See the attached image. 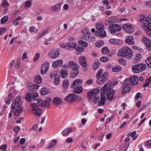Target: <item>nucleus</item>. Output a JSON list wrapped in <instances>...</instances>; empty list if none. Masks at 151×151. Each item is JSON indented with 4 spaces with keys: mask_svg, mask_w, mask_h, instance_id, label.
I'll list each match as a JSON object with an SVG mask.
<instances>
[{
    "mask_svg": "<svg viewBox=\"0 0 151 151\" xmlns=\"http://www.w3.org/2000/svg\"><path fill=\"white\" fill-rule=\"evenodd\" d=\"M59 51L58 50H55L50 55V58H56L59 56Z\"/></svg>",
    "mask_w": 151,
    "mask_h": 151,
    "instance_id": "obj_34",
    "label": "nucleus"
},
{
    "mask_svg": "<svg viewBox=\"0 0 151 151\" xmlns=\"http://www.w3.org/2000/svg\"><path fill=\"white\" fill-rule=\"evenodd\" d=\"M146 66L145 64L141 63L133 65L132 67V69L133 73H137L143 71L146 69Z\"/></svg>",
    "mask_w": 151,
    "mask_h": 151,
    "instance_id": "obj_6",
    "label": "nucleus"
},
{
    "mask_svg": "<svg viewBox=\"0 0 151 151\" xmlns=\"http://www.w3.org/2000/svg\"><path fill=\"white\" fill-rule=\"evenodd\" d=\"M104 42L103 41H98L96 43V46L97 47H101L104 45Z\"/></svg>",
    "mask_w": 151,
    "mask_h": 151,
    "instance_id": "obj_49",
    "label": "nucleus"
},
{
    "mask_svg": "<svg viewBox=\"0 0 151 151\" xmlns=\"http://www.w3.org/2000/svg\"><path fill=\"white\" fill-rule=\"evenodd\" d=\"M38 96V93L36 92L32 93H31L29 92L27 94L25 98L28 101H31L32 99H33L34 101H35V98L37 97Z\"/></svg>",
    "mask_w": 151,
    "mask_h": 151,
    "instance_id": "obj_12",
    "label": "nucleus"
},
{
    "mask_svg": "<svg viewBox=\"0 0 151 151\" xmlns=\"http://www.w3.org/2000/svg\"><path fill=\"white\" fill-rule=\"evenodd\" d=\"M141 55L140 54H137L135 59L136 60H137V62L141 60Z\"/></svg>",
    "mask_w": 151,
    "mask_h": 151,
    "instance_id": "obj_50",
    "label": "nucleus"
},
{
    "mask_svg": "<svg viewBox=\"0 0 151 151\" xmlns=\"http://www.w3.org/2000/svg\"><path fill=\"white\" fill-rule=\"evenodd\" d=\"M136 133H129L128 134V136H130L133 138V139L135 140L138 137V135L136 134Z\"/></svg>",
    "mask_w": 151,
    "mask_h": 151,
    "instance_id": "obj_41",
    "label": "nucleus"
},
{
    "mask_svg": "<svg viewBox=\"0 0 151 151\" xmlns=\"http://www.w3.org/2000/svg\"><path fill=\"white\" fill-rule=\"evenodd\" d=\"M82 32L83 33V34H89L90 33L89 30L87 28L85 29H84L83 30Z\"/></svg>",
    "mask_w": 151,
    "mask_h": 151,
    "instance_id": "obj_54",
    "label": "nucleus"
},
{
    "mask_svg": "<svg viewBox=\"0 0 151 151\" xmlns=\"http://www.w3.org/2000/svg\"><path fill=\"white\" fill-rule=\"evenodd\" d=\"M73 92L74 93L77 94H79L82 91L83 88L81 86H78L73 88Z\"/></svg>",
    "mask_w": 151,
    "mask_h": 151,
    "instance_id": "obj_32",
    "label": "nucleus"
},
{
    "mask_svg": "<svg viewBox=\"0 0 151 151\" xmlns=\"http://www.w3.org/2000/svg\"><path fill=\"white\" fill-rule=\"evenodd\" d=\"M73 71L71 72L70 76L71 78H73L78 75L79 73V69L72 70Z\"/></svg>",
    "mask_w": 151,
    "mask_h": 151,
    "instance_id": "obj_33",
    "label": "nucleus"
},
{
    "mask_svg": "<svg viewBox=\"0 0 151 151\" xmlns=\"http://www.w3.org/2000/svg\"><path fill=\"white\" fill-rule=\"evenodd\" d=\"M99 93V91L98 89H94L88 93V98L90 99L93 98V102L96 103L100 98Z\"/></svg>",
    "mask_w": 151,
    "mask_h": 151,
    "instance_id": "obj_5",
    "label": "nucleus"
},
{
    "mask_svg": "<svg viewBox=\"0 0 151 151\" xmlns=\"http://www.w3.org/2000/svg\"><path fill=\"white\" fill-rule=\"evenodd\" d=\"M60 45L63 48L71 50L74 49L76 47L77 44L74 42H69L66 44H61Z\"/></svg>",
    "mask_w": 151,
    "mask_h": 151,
    "instance_id": "obj_8",
    "label": "nucleus"
},
{
    "mask_svg": "<svg viewBox=\"0 0 151 151\" xmlns=\"http://www.w3.org/2000/svg\"><path fill=\"white\" fill-rule=\"evenodd\" d=\"M20 128L18 126L15 127L13 128V131L15 132H18L20 131Z\"/></svg>",
    "mask_w": 151,
    "mask_h": 151,
    "instance_id": "obj_58",
    "label": "nucleus"
},
{
    "mask_svg": "<svg viewBox=\"0 0 151 151\" xmlns=\"http://www.w3.org/2000/svg\"><path fill=\"white\" fill-rule=\"evenodd\" d=\"M145 62L148 67L151 68V57L147 58L145 60Z\"/></svg>",
    "mask_w": 151,
    "mask_h": 151,
    "instance_id": "obj_36",
    "label": "nucleus"
},
{
    "mask_svg": "<svg viewBox=\"0 0 151 151\" xmlns=\"http://www.w3.org/2000/svg\"><path fill=\"white\" fill-rule=\"evenodd\" d=\"M61 4L59 3L57 4L52 6L50 9V10L52 12H57L60 11L61 9Z\"/></svg>",
    "mask_w": 151,
    "mask_h": 151,
    "instance_id": "obj_19",
    "label": "nucleus"
},
{
    "mask_svg": "<svg viewBox=\"0 0 151 151\" xmlns=\"http://www.w3.org/2000/svg\"><path fill=\"white\" fill-rule=\"evenodd\" d=\"M49 64L47 62H45L42 64V67L41 73L42 75L45 74L47 72L49 67Z\"/></svg>",
    "mask_w": 151,
    "mask_h": 151,
    "instance_id": "obj_20",
    "label": "nucleus"
},
{
    "mask_svg": "<svg viewBox=\"0 0 151 151\" xmlns=\"http://www.w3.org/2000/svg\"><path fill=\"white\" fill-rule=\"evenodd\" d=\"M57 141L55 139H52L50 141V143L47 147V149H53L54 148L56 145Z\"/></svg>",
    "mask_w": 151,
    "mask_h": 151,
    "instance_id": "obj_28",
    "label": "nucleus"
},
{
    "mask_svg": "<svg viewBox=\"0 0 151 151\" xmlns=\"http://www.w3.org/2000/svg\"><path fill=\"white\" fill-rule=\"evenodd\" d=\"M83 83V81L81 79H77L75 80L72 83L71 88H75L77 86L81 85Z\"/></svg>",
    "mask_w": 151,
    "mask_h": 151,
    "instance_id": "obj_22",
    "label": "nucleus"
},
{
    "mask_svg": "<svg viewBox=\"0 0 151 151\" xmlns=\"http://www.w3.org/2000/svg\"><path fill=\"white\" fill-rule=\"evenodd\" d=\"M74 49L76 50V51L78 52V53H81L84 50L83 48L82 47L78 45Z\"/></svg>",
    "mask_w": 151,
    "mask_h": 151,
    "instance_id": "obj_39",
    "label": "nucleus"
},
{
    "mask_svg": "<svg viewBox=\"0 0 151 151\" xmlns=\"http://www.w3.org/2000/svg\"><path fill=\"white\" fill-rule=\"evenodd\" d=\"M100 60L102 62H106L109 59L107 57H102L100 58Z\"/></svg>",
    "mask_w": 151,
    "mask_h": 151,
    "instance_id": "obj_52",
    "label": "nucleus"
},
{
    "mask_svg": "<svg viewBox=\"0 0 151 151\" xmlns=\"http://www.w3.org/2000/svg\"><path fill=\"white\" fill-rule=\"evenodd\" d=\"M2 6L3 7H6L9 6V4L6 0H3L2 1Z\"/></svg>",
    "mask_w": 151,
    "mask_h": 151,
    "instance_id": "obj_46",
    "label": "nucleus"
},
{
    "mask_svg": "<svg viewBox=\"0 0 151 151\" xmlns=\"http://www.w3.org/2000/svg\"><path fill=\"white\" fill-rule=\"evenodd\" d=\"M30 105L32 107V112L36 116H39L42 114V110L39 108L35 103L32 102Z\"/></svg>",
    "mask_w": 151,
    "mask_h": 151,
    "instance_id": "obj_9",
    "label": "nucleus"
},
{
    "mask_svg": "<svg viewBox=\"0 0 151 151\" xmlns=\"http://www.w3.org/2000/svg\"><path fill=\"white\" fill-rule=\"evenodd\" d=\"M122 70V67L119 65H116L112 69V71L114 72H118Z\"/></svg>",
    "mask_w": 151,
    "mask_h": 151,
    "instance_id": "obj_35",
    "label": "nucleus"
},
{
    "mask_svg": "<svg viewBox=\"0 0 151 151\" xmlns=\"http://www.w3.org/2000/svg\"><path fill=\"white\" fill-rule=\"evenodd\" d=\"M79 61L81 65L84 68L86 67L87 66V63L84 56H81L79 58Z\"/></svg>",
    "mask_w": 151,
    "mask_h": 151,
    "instance_id": "obj_23",
    "label": "nucleus"
},
{
    "mask_svg": "<svg viewBox=\"0 0 151 151\" xmlns=\"http://www.w3.org/2000/svg\"><path fill=\"white\" fill-rule=\"evenodd\" d=\"M125 42L129 45H133L135 43L133 37L131 36H127L125 39Z\"/></svg>",
    "mask_w": 151,
    "mask_h": 151,
    "instance_id": "obj_26",
    "label": "nucleus"
},
{
    "mask_svg": "<svg viewBox=\"0 0 151 151\" xmlns=\"http://www.w3.org/2000/svg\"><path fill=\"white\" fill-rule=\"evenodd\" d=\"M65 67L67 68H70L72 70L78 69L79 68L78 64L73 61H70L67 65L65 66Z\"/></svg>",
    "mask_w": 151,
    "mask_h": 151,
    "instance_id": "obj_11",
    "label": "nucleus"
},
{
    "mask_svg": "<svg viewBox=\"0 0 151 151\" xmlns=\"http://www.w3.org/2000/svg\"><path fill=\"white\" fill-rule=\"evenodd\" d=\"M28 89L30 91H34L39 88V86L37 85L31 83L28 84Z\"/></svg>",
    "mask_w": 151,
    "mask_h": 151,
    "instance_id": "obj_25",
    "label": "nucleus"
},
{
    "mask_svg": "<svg viewBox=\"0 0 151 151\" xmlns=\"http://www.w3.org/2000/svg\"><path fill=\"white\" fill-rule=\"evenodd\" d=\"M96 27L97 30L104 29V26L103 24L101 23H99L96 24Z\"/></svg>",
    "mask_w": 151,
    "mask_h": 151,
    "instance_id": "obj_38",
    "label": "nucleus"
},
{
    "mask_svg": "<svg viewBox=\"0 0 151 151\" xmlns=\"http://www.w3.org/2000/svg\"><path fill=\"white\" fill-rule=\"evenodd\" d=\"M142 40L144 43L147 49L148 50L151 51V40L145 36H143Z\"/></svg>",
    "mask_w": 151,
    "mask_h": 151,
    "instance_id": "obj_15",
    "label": "nucleus"
},
{
    "mask_svg": "<svg viewBox=\"0 0 151 151\" xmlns=\"http://www.w3.org/2000/svg\"><path fill=\"white\" fill-rule=\"evenodd\" d=\"M61 99L59 97H55L53 100L52 103L55 106H57L60 104L62 102Z\"/></svg>",
    "mask_w": 151,
    "mask_h": 151,
    "instance_id": "obj_29",
    "label": "nucleus"
},
{
    "mask_svg": "<svg viewBox=\"0 0 151 151\" xmlns=\"http://www.w3.org/2000/svg\"><path fill=\"white\" fill-rule=\"evenodd\" d=\"M8 17L7 16H5L1 19V23L2 24H4L8 20Z\"/></svg>",
    "mask_w": 151,
    "mask_h": 151,
    "instance_id": "obj_48",
    "label": "nucleus"
},
{
    "mask_svg": "<svg viewBox=\"0 0 151 151\" xmlns=\"http://www.w3.org/2000/svg\"><path fill=\"white\" fill-rule=\"evenodd\" d=\"M63 63V60H59L53 62L52 64V66L54 68H57L61 65Z\"/></svg>",
    "mask_w": 151,
    "mask_h": 151,
    "instance_id": "obj_31",
    "label": "nucleus"
},
{
    "mask_svg": "<svg viewBox=\"0 0 151 151\" xmlns=\"http://www.w3.org/2000/svg\"><path fill=\"white\" fill-rule=\"evenodd\" d=\"M69 85V82L68 80L66 79L63 81V86L64 88H67Z\"/></svg>",
    "mask_w": 151,
    "mask_h": 151,
    "instance_id": "obj_42",
    "label": "nucleus"
},
{
    "mask_svg": "<svg viewBox=\"0 0 151 151\" xmlns=\"http://www.w3.org/2000/svg\"><path fill=\"white\" fill-rule=\"evenodd\" d=\"M79 44L85 47H86L88 45V44L86 42L82 40H80L78 42Z\"/></svg>",
    "mask_w": 151,
    "mask_h": 151,
    "instance_id": "obj_43",
    "label": "nucleus"
},
{
    "mask_svg": "<svg viewBox=\"0 0 151 151\" xmlns=\"http://www.w3.org/2000/svg\"><path fill=\"white\" fill-rule=\"evenodd\" d=\"M109 43L111 44L116 45H120L122 44V42L120 40L117 39H112L109 40Z\"/></svg>",
    "mask_w": 151,
    "mask_h": 151,
    "instance_id": "obj_24",
    "label": "nucleus"
},
{
    "mask_svg": "<svg viewBox=\"0 0 151 151\" xmlns=\"http://www.w3.org/2000/svg\"><path fill=\"white\" fill-rule=\"evenodd\" d=\"M40 56L39 53H37L35 56L33 60L34 61H37L39 59Z\"/></svg>",
    "mask_w": 151,
    "mask_h": 151,
    "instance_id": "obj_53",
    "label": "nucleus"
},
{
    "mask_svg": "<svg viewBox=\"0 0 151 151\" xmlns=\"http://www.w3.org/2000/svg\"><path fill=\"white\" fill-rule=\"evenodd\" d=\"M71 131H72V128L71 127H69L64 129L63 131L62 132H69Z\"/></svg>",
    "mask_w": 151,
    "mask_h": 151,
    "instance_id": "obj_61",
    "label": "nucleus"
},
{
    "mask_svg": "<svg viewBox=\"0 0 151 151\" xmlns=\"http://www.w3.org/2000/svg\"><path fill=\"white\" fill-rule=\"evenodd\" d=\"M6 28H3L0 29V35H1L2 33L6 31Z\"/></svg>",
    "mask_w": 151,
    "mask_h": 151,
    "instance_id": "obj_60",
    "label": "nucleus"
},
{
    "mask_svg": "<svg viewBox=\"0 0 151 151\" xmlns=\"http://www.w3.org/2000/svg\"><path fill=\"white\" fill-rule=\"evenodd\" d=\"M42 79L40 76H36L35 79V82L37 83H40L42 82Z\"/></svg>",
    "mask_w": 151,
    "mask_h": 151,
    "instance_id": "obj_45",
    "label": "nucleus"
},
{
    "mask_svg": "<svg viewBox=\"0 0 151 151\" xmlns=\"http://www.w3.org/2000/svg\"><path fill=\"white\" fill-rule=\"evenodd\" d=\"M7 146L6 145H1L0 147V148L1 150H6Z\"/></svg>",
    "mask_w": 151,
    "mask_h": 151,
    "instance_id": "obj_57",
    "label": "nucleus"
},
{
    "mask_svg": "<svg viewBox=\"0 0 151 151\" xmlns=\"http://www.w3.org/2000/svg\"><path fill=\"white\" fill-rule=\"evenodd\" d=\"M130 83L128 79H127L124 80L123 86L124 88L122 89V92L126 93L129 91L131 88V87L130 86Z\"/></svg>",
    "mask_w": 151,
    "mask_h": 151,
    "instance_id": "obj_14",
    "label": "nucleus"
},
{
    "mask_svg": "<svg viewBox=\"0 0 151 151\" xmlns=\"http://www.w3.org/2000/svg\"><path fill=\"white\" fill-rule=\"evenodd\" d=\"M114 118V116H111L110 117L107 118L106 119V122L107 123H108L111 121Z\"/></svg>",
    "mask_w": 151,
    "mask_h": 151,
    "instance_id": "obj_62",
    "label": "nucleus"
},
{
    "mask_svg": "<svg viewBox=\"0 0 151 151\" xmlns=\"http://www.w3.org/2000/svg\"><path fill=\"white\" fill-rule=\"evenodd\" d=\"M103 72V70L101 69H100L97 72V73L96 75V76L97 77H99L100 76H101V74Z\"/></svg>",
    "mask_w": 151,
    "mask_h": 151,
    "instance_id": "obj_56",
    "label": "nucleus"
},
{
    "mask_svg": "<svg viewBox=\"0 0 151 151\" xmlns=\"http://www.w3.org/2000/svg\"><path fill=\"white\" fill-rule=\"evenodd\" d=\"M102 52L104 54H106L109 52V50L107 47H104L102 49Z\"/></svg>",
    "mask_w": 151,
    "mask_h": 151,
    "instance_id": "obj_44",
    "label": "nucleus"
},
{
    "mask_svg": "<svg viewBox=\"0 0 151 151\" xmlns=\"http://www.w3.org/2000/svg\"><path fill=\"white\" fill-rule=\"evenodd\" d=\"M88 34H83L82 38L85 40L89 42H93L95 41V37L91 35H88Z\"/></svg>",
    "mask_w": 151,
    "mask_h": 151,
    "instance_id": "obj_17",
    "label": "nucleus"
},
{
    "mask_svg": "<svg viewBox=\"0 0 151 151\" xmlns=\"http://www.w3.org/2000/svg\"><path fill=\"white\" fill-rule=\"evenodd\" d=\"M129 81L130 83L133 85H136L138 83V78L137 76H132L130 77Z\"/></svg>",
    "mask_w": 151,
    "mask_h": 151,
    "instance_id": "obj_30",
    "label": "nucleus"
},
{
    "mask_svg": "<svg viewBox=\"0 0 151 151\" xmlns=\"http://www.w3.org/2000/svg\"><path fill=\"white\" fill-rule=\"evenodd\" d=\"M114 93V90L111 88L110 83L108 82L105 84L101 89V97L99 104L103 105L105 104L106 100V96L107 100L111 101L113 98Z\"/></svg>",
    "mask_w": 151,
    "mask_h": 151,
    "instance_id": "obj_1",
    "label": "nucleus"
},
{
    "mask_svg": "<svg viewBox=\"0 0 151 151\" xmlns=\"http://www.w3.org/2000/svg\"><path fill=\"white\" fill-rule=\"evenodd\" d=\"M21 104L20 97L19 96H18L12 105V108L11 110V112H12L15 109V111L14 114L16 116H18L22 110L21 106Z\"/></svg>",
    "mask_w": 151,
    "mask_h": 151,
    "instance_id": "obj_4",
    "label": "nucleus"
},
{
    "mask_svg": "<svg viewBox=\"0 0 151 151\" xmlns=\"http://www.w3.org/2000/svg\"><path fill=\"white\" fill-rule=\"evenodd\" d=\"M60 72L61 75V77L63 78H65L67 77V71L65 69H63L61 70Z\"/></svg>",
    "mask_w": 151,
    "mask_h": 151,
    "instance_id": "obj_37",
    "label": "nucleus"
},
{
    "mask_svg": "<svg viewBox=\"0 0 151 151\" xmlns=\"http://www.w3.org/2000/svg\"><path fill=\"white\" fill-rule=\"evenodd\" d=\"M117 55L118 56L126 57L129 59H131L133 56V52L130 48L127 47H124L119 50Z\"/></svg>",
    "mask_w": 151,
    "mask_h": 151,
    "instance_id": "obj_3",
    "label": "nucleus"
},
{
    "mask_svg": "<svg viewBox=\"0 0 151 151\" xmlns=\"http://www.w3.org/2000/svg\"><path fill=\"white\" fill-rule=\"evenodd\" d=\"M51 99L50 98H47L45 100H41L40 99H37L36 101L38 104L42 107L48 108L50 105V102Z\"/></svg>",
    "mask_w": 151,
    "mask_h": 151,
    "instance_id": "obj_7",
    "label": "nucleus"
},
{
    "mask_svg": "<svg viewBox=\"0 0 151 151\" xmlns=\"http://www.w3.org/2000/svg\"><path fill=\"white\" fill-rule=\"evenodd\" d=\"M123 29L126 32L128 33H131L133 32L134 28L132 25L125 24L123 26Z\"/></svg>",
    "mask_w": 151,
    "mask_h": 151,
    "instance_id": "obj_16",
    "label": "nucleus"
},
{
    "mask_svg": "<svg viewBox=\"0 0 151 151\" xmlns=\"http://www.w3.org/2000/svg\"><path fill=\"white\" fill-rule=\"evenodd\" d=\"M108 28L111 29L110 32L111 34L115 33L116 32L120 31L121 29V27L117 24L109 26Z\"/></svg>",
    "mask_w": 151,
    "mask_h": 151,
    "instance_id": "obj_13",
    "label": "nucleus"
},
{
    "mask_svg": "<svg viewBox=\"0 0 151 151\" xmlns=\"http://www.w3.org/2000/svg\"><path fill=\"white\" fill-rule=\"evenodd\" d=\"M55 76L54 79L56 85H58L59 83L60 78L58 75H55Z\"/></svg>",
    "mask_w": 151,
    "mask_h": 151,
    "instance_id": "obj_47",
    "label": "nucleus"
},
{
    "mask_svg": "<svg viewBox=\"0 0 151 151\" xmlns=\"http://www.w3.org/2000/svg\"><path fill=\"white\" fill-rule=\"evenodd\" d=\"M99 65V62H95L93 63V68L94 70H96Z\"/></svg>",
    "mask_w": 151,
    "mask_h": 151,
    "instance_id": "obj_51",
    "label": "nucleus"
},
{
    "mask_svg": "<svg viewBox=\"0 0 151 151\" xmlns=\"http://www.w3.org/2000/svg\"><path fill=\"white\" fill-rule=\"evenodd\" d=\"M77 98V95L74 94H70L68 95L64 100L67 101H75Z\"/></svg>",
    "mask_w": 151,
    "mask_h": 151,
    "instance_id": "obj_18",
    "label": "nucleus"
},
{
    "mask_svg": "<svg viewBox=\"0 0 151 151\" xmlns=\"http://www.w3.org/2000/svg\"><path fill=\"white\" fill-rule=\"evenodd\" d=\"M57 141L55 139H52L50 141V143L47 147V149H53L54 148L56 145Z\"/></svg>",
    "mask_w": 151,
    "mask_h": 151,
    "instance_id": "obj_27",
    "label": "nucleus"
},
{
    "mask_svg": "<svg viewBox=\"0 0 151 151\" xmlns=\"http://www.w3.org/2000/svg\"><path fill=\"white\" fill-rule=\"evenodd\" d=\"M141 94L140 93H137L135 97V99L138 100L141 97Z\"/></svg>",
    "mask_w": 151,
    "mask_h": 151,
    "instance_id": "obj_59",
    "label": "nucleus"
},
{
    "mask_svg": "<svg viewBox=\"0 0 151 151\" xmlns=\"http://www.w3.org/2000/svg\"><path fill=\"white\" fill-rule=\"evenodd\" d=\"M31 2L29 1H27L26 2L25 6L27 7H29L31 6Z\"/></svg>",
    "mask_w": 151,
    "mask_h": 151,
    "instance_id": "obj_55",
    "label": "nucleus"
},
{
    "mask_svg": "<svg viewBox=\"0 0 151 151\" xmlns=\"http://www.w3.org/2000/svg\"><path fill=\"white\" fill-rule=\"evenodd\" d=\"M108 76V74L104 73L101 76L97 77V83L100 85H101L106 82Z\"/></svg>",
    "mask_w": 151,
    "mask_h": 151,
    "instance_id": "obj_10",
    "label": "nucleus"
},
{
    "mask_svg": "<svg viewBox=\"0 0 151 151\" xmlns=\"http://www.w3.org/2000/svg\"><path fill=\"white\" fill-rule=\"evenodd\" d=\"M49 91L47 89L45 88H42L40 93L42 95H45Z\"/></svg>",
    "mask_w": 151,
    "mask_h": 151,
    "instance_id": "obj_40",
    "label": "nucleus"
},
{
    "mask_svg": "<svg viewBox=\"0 0 151 151\" xmlns=\"http://www.w3.org/2000/svg\"><path fill=\"white\" fill-rule=\"evenodd\" d=\"M145 5L147 6H151V1H146L145 3Z\"/></svg>",
    "mask_w": 151,
    "mask_h": 151,
    "instance_id": "obj_64",
    "label": "nucleus"
},
{
    "mask_svg": "<svg viewBox=\"0 0 151 151\" xmlns=\"http://www.w3.org/2000/svg\"><path fill=\"white\" fill-rule=\"evenodd\" d=\"M139 21L142 23L143 29L146 31L148 35H150L149 32L151 31V23L143 15H139L138 18Z\"/></svg>",
    "mask_w": 151,
    "mask_h": 151,
    "instance_id": "obj_2",
    "label": "nucleus"
},
{
    "mask_svg": "<svg viewBox=\"0 0 151 151\" xmlns=\"http://www.w3.org/2000/svg\"><path fill=\"white\" fill-rule=\"evenodd\" d=\"M95 34L97 36L101 38L104 37L106 35V32L104 29L96 30Z\"/></svg>",
    "mask_w": 151,
    "mask_h": 151,
    "instance_id": "obj_21",
    "label": "nucleus"
},
{
    "mask_svg": "<svg viewBox=\"0 0 151 151\" xmlns=\"http://www.w3.org/2000/svg\"><path fill=\"white\" fill-rule=\"evenodd\" d=\"M7 100H9V101H11L12 100L14 99V97L12 96V94H9L7 98H6Z\"/></svg>",
    "mask_w": 151,
    "mask_h": 151,
    "instance_id": "obj_63",
    "label": "nucleus"
}]
</instances>
